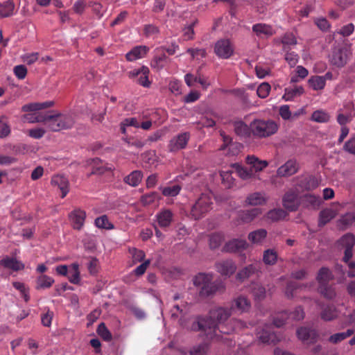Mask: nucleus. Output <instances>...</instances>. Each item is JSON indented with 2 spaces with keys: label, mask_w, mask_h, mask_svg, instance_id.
Returning <instances> with one entry per match:
<instances>
[{
  "label": "nucleus",
  "mask_w": 355,
  "mask_h": 355,
  "mask_svg": "<svg viewBox=\"0 0 355 355\" xmlns=\"http://www.w3.org/2000/svg\"><path fill=\"white\" fill-rule=\"evenodd\" d=\"M181 187L178 185L168 186L161 188L162 194L165 196L174 197L176 196L180 191Z\"/></svg>",
  "instance_id": "nucleus-56"
},
{
  "label": "nucleus",
  "mask_w": 355,
  "mask_h": 355,
  "mask_svg": "<svg viewBox=\"0 0 355 355\" xmlns=\"http://www.w3.org/2000/svg\"><path fill=\"white\" fill-rule=\"evenodd\" d=\"M230 315V309L221 306L210 310L209 316L204 321L206 338L220 341L223 339V335L230 334L236 329L244 327L243 322L240 320H231L226 324L225 321Z\"/></svg>",
  "instance_id": "nucleus-1"
},
{
  "label": "nucleus",
  "mask_w": 355,
  "mask_h": 355,
  "mask_svg": "<svg viewBox=\"0 0 355 355\" xmlns=\"http://www.w3.org/2000/svg\"><path fill=\"white\" fill-rule=\"evenodd\" d=\"M189 309L187 306L178 304L174 305L171 309V318L178 319L179 323L181 326L186 325V320H188L187 313Z\"/></svg>",
  "instance_id": "nucleus-16"
},
{
  "label": "nucleus",
  "mask_w": 355,
  "mask_h": 355,
  "mask_svg": "<svg viewBox=\"0 0 355 355\" xmlns=\"http://www.w3.org/2000/svg\"><path fill=\"white\" fill-rule=\"evenodd\" d=\"M306 287V285H297L294 283H289L288 284L286 291H285V295L287 298H292L295 295L298 289H302V288Z\"/></svg>",
  "instance_id": "nucleus-57"
},
{
  "label": "nucleus",
  "mask_w": 355,
  "mask_h": 355,
  "mask_svg": "<svg viewBox=\"0 0 355 355\" xmlns=\"http://www.w3.org/2000/svg\"><path fill=\"white\" fill-rule=\"evenodd\" d=\"M96 332L105 341H110L112 339V334L103 322L98 324Z\"/></svg>",
  "instance_id": "nucleus-51"
},
{
  "label": "nucleus",
  "mask_w": 355,
  "mask_h": 355,
  "mask_svg": "<svg viewBox=\"0 0 355 355\" xmlns=\"http://www.w3.org/2000/svg\"><path fill=\"white\" fill-rule=\"evenodd\" d=\"M309 86L314 90L322 89L324 86L323 78L320 76H312L309 79Z\"/></svg>",
  "instance_id": "nucleus-46"
},
{
  "label": "nucleus",
  "mask_w": 355,
  "mask_h": 355,
  "mask_svg": "<svg viewBox=\"0 0 355 355\" xmlns=\"http://www.w3.org/2000/svg\"><path fill=\"white\" fill-rule=\"evenodd\" d=\"M208 352L207 345L205 343L193 346L189 351L190 355H207Z\"/></svg>",
  "instance_id": "nucleus-59"
},
{
  "label": "nucleus",
  "mask_w": 355,
  "mask_h": 355,
  "mask_svg": "<svg viewBox=\"0 0 355 355\" xmlns=\"http://www.w3.org/2000/svg\"><path fill=\"white\" fill-rule=\"evenodd\" d=\"M71 268L73 271L68 273V279L71 283L78 284L80 282L79 266L78 263H73Z\"/></svg>",
  "instance_id": "nucleus-50"
},
{
  "label": "nucleus",
  "mask_w": 355,
  "mask_h": 355,
  "mask_svg": "<svg viewBox=\"0 0 355 355\" xmlns=\"http://www.w3.org/2000/svg\"><path fill=\"white\" fill-rule=\"evenodd\" d=\"M318 180L309 175L299 176L296 180V189L297 191L313 190L318 187Z\"/></svg>",
  "instance_id": "nucleus-9"
},
{
  "label": "nucleus",
  "mask_w": 355,
  "mask_h": 355,
  "mask_svg": "<svg viewBox=\"0 0 355 355\" xmlns=\"http://www.w3.org/2000/svg\"><path fill=\"white\" fill-rule=\"evenodd\" d=\"M259 270L257 264L251 263L241 269L236 274V278L243 282L254 275Z\"/></svg>",
  "instance_id": "nucleus-25"
},
{
  "label": "nucleus",
  "mask_w": 355,
  "mask_h": 355,
  "mask_svg": "<svg viewBox=\"0 0 355 355\" xmlns=\"http://www.w3.org/2000/svg\"><path fill=\"white\" fill-rule=\"evenodd\" d=\"M15 3L12 0H8L0 3V17H8L14 14Z\"/></svg>",
  "instance_id": "nucleus-33"
},
{
  "label": "nucleus",
  "mask_w": 355,
  "mask_h": 355,
  "mask_svg": "<svg viewBox=\"0 0 355 355\" xmlns=\"http://www.w3.org/2000/svg\"><path fill=\"white\" fill-rule=\"evenodd\" d=\"M259 340L266 344H276L280 340L279 338L271 330L270 325H265L257 332Z\"/></svg>",
  "instance_id": "nucleus-12"
},
{
  "label": "nucleus",
  "mask_w": 355,
  "mask_h": 355,
  "mask_svg": "<svg viewBox=\"0 0 355 355\" xmlns=\"http://www.w3.org/2000/svg\"><path fill=\"white\" fill-rule=\"evenodd\" d=\"M235 133L241 137H248L250 135V126L248 127L242 121H236L233 123Z\"/></svg>",
  "instance_id": "nucleus-32"
},
{
  "label": "nucleus",
  "mask_w": 355,
  "mask_h": 355,
  "mask_svg": "<svg viewBox=\"0 0 355 355\" xmlns=\"http://www.w3.org/2000/svg\"><path fill=\"white\" fill-rule=\"evenodd\" d=\"M336 216V212L335 210L332 209H326L322 210L320 214V220L319 223L320 225H324L328 222H329L331 219L335 218Z\"/></svg>",
  "instance_id": "nucleus-43"
},
{
  "label": "nucleus",
  "mask_w": 355,
  "mask_h": 355,
  "mask_svg": "<svg viewBox=\"0 0 355 355\" xmlns=\"http://www.w3.org/2000/svg\"><path fill=\"white\" fill-rule=\"evenodd\" d=\"M95 225L98 228L111 230L114 227L113 225L109 221L106 215L101 216L95 220Z\"/></svg>",
  "instance_id": "nucleus-52"
},
{
  "label": "nucleus",
  "mask_w": 355,
  "mask_h": 355,
  "mask_svg": "<svg viewBox=\"0 0 355 355\" xmlns=\"http://www.w3.org/2000/svg\"><path fill=\"white\" fill-rule=\"evenodd\" d=\"M304 317V312L303 309L300 306L295 309V310L291 313L288 315L287 312H282L277 315L274 320L273 324L277 327H281L286 323V320L288 318H291L293 320H300Z\"/></svg>",
  "instance_id": "nucleus-6"
},
{
  "label": "nucleus",
  "mask_w": 355,
  "mask_h": 355,
  "mask_svg": "<svg viewBox=\"0 0 355 355\" xmlns=\"http://www.w3.org/2000/svg\"><path fill=\"white\" fill-rule=\"evenodd\" d=\"M339 245L345 248L343 260L347 262L352 257V248L355 244V237L353 234H347L339 240Z\"/></svg>",
  "instance_id": "nucleus-11"
},
{
  "label": "nucleus",
  "mask_w": 355,
  "mask_h": 355,
  "mask_svg": "<svg viewBox=\"0 0 355 355\" xmlns=\"http://www.w3.org/2000/svg\"><path fill=\"white\" fill-rule=\"evenodd\" d=\"M124 141L130 146H135L137 148H141L145 146V144L147 143V141H153V137H150L148 139L146 140L145 141H142L137 138L125 137L124 139Z\"/></svg>",
  "instance_id": "nucleus-55"
},
{
  "label": "nucleus",
  "mask_w": 355,
  "mask_h": 355,
  "mask_svg": "<svg viewBox=\"0 0 355 355\" xmlns=\"http://www.w3.org/2000/svg\"><path fill=\"white\" fill-rule=\"evenodd\" d=\"M172 218V212L168 209H164L157 216V222L161 227H167L170 225Z\"/></svg>",
  "instance_id": "nucleus-39"
},
{
  "label": "nucleus",
  "mask_w": 355,
  "mask_h": 355,
  "mask_svg": "<svg viewBox=\"0 0 355 355\" xmlns=\"http://www.w3.org/2000/svg\"><path fill=\"white\" fill-rule=\"evenodd\" d=\"M89 6L92 7L94 13L98 17L101 18L103 16L106 11L105 8L101 3L98 2H89Z\"/></svg>",
  "instance_id": "nucleus-60"
},
{
  "label": "nucleus",
  "mask_w": 355,
  "mask_h": 355,
  "mask_svg": "<svg viewBox=\"0 0 355 355\" xmlns=\"http://www.w3.org/2000/svg\"><path fill=\"white\" fill-rule=\"evenodd\" d=\"M329 119V114L323 110H316L313 112L311 120L318 123H324Z\"/></svg>",
  "instance_id": "nucleus-53"
},
{
  "label": "nucleus",
  "mask_w": 355,
  "mask_h": 355,
  "mask_svg": "<svg viewBox=\"0 0 355 355\" xmlns=\"http://www.w3.org/2000/svg\"><path fill=\"white\" fill-rule=\"evenodd\" d=\"M277 261V254L275 250L268 249L264 250L263 254V261L266 265H275Z\"/></svg>",
  "instance_id": "nucleus-42"
},
{
  "label": "nucleus",
  "mask_w": 355,
  "mask_h": 355,
  "mask_svg": "<svg viewBox=\"0 0 355 355\" xmlns=\"http://www.w3.org/2000/svg\"><path fill=\"white\" fill-rule=\"evenodd\" d=\"M69 218L71 221L73 228L80 230L84 225L86 213L80 209H76L69 214Z\"/></svg>",
  "instance_id": "nucleus-13"
},
{
  "label": "nucleus",
  "mask_w": 355,
  "mask_h": 355,
  "mask_svg": "<svg viewBox=\"0 0 355 355\" xmlns=\"http://www.w3.org/2000/svg\"><path fill=\"white\" fill-rule=\"evenodd\" d=\"M51 183L53 187H57L61 191L62 198H64L69 191V180L64 175H56L53 176Z\"/></svg>",
  "instance_id": "nucleus-14"
},
{
  "label": "nucleus",
  "mask_w": 355,
  "mask_h": 355,
  "mask_svg": "<svg viewBox=\"0 0 355 355\" xmlns=\"http://www.w3.org/2000/svg\"><path fill=\"white\" fill-rule=\"evenodd\" d=\"M214 52L220 58L227 59L234 52V49L229 40H220L214 46Z\"/></svg>",
  "instance_id": "nucleus-8"
},
{
  "label": "nucleus",
  "mask_w": 355,
  "mask_h": 355,
  "mask_svg": "<svg viewBox=\"0 0 355 355\" xmlns=\"http://www.w3.org/2000/svg\"><path fill=\"white\" fill-rule=\"evenodd\" d=\"M220 176L222 178L223 183L227 187H231L234 185V179L233 178L232 175L231 171H223L220 173Z\"/></svg>",
  "instance_id": "nucleus-62"
},
{
  "label": "nucleus",
  "mask_w": 355,
  "mask_h": 355,
  "mask_svg": "<svg viewBox=\"0 0 355 355\" xmlns=\"http://www.w3.org/2000/svg\"><path fill=\"white\" fill-rule=\"evenodd\" d=\"M261 214V210L259 208H254L250 210L243 211L240 213L241 219L244 223H249L254 220L257 216Z\"/></svg>",
  "instance_id": "nucleus-41"
},
{
  "label": "nucleus",
  "mask_w": 355,
  "mask_h": 355,
  "mask_svg": "<svg viewBox=\"0 0 355 355\" xmlns=\"http://www.w3.org/2000/svg\"><path fill=\"white\" fill-rule=\"evenodd\" d=\"M0 266L13 271L21 270L24 268V264L15 257L6 256L0 260Z\"/></svg>",
  "instance_id": "nucleus-20"
},
{
  "label": "nucleus",
  "mask_w": 355,
  "mask_h": 355,
  "mask_svg": "<svg viewBox=\"0 0 355 355\" xmlns=\"http://www.w3.org/2000/svg\"><path fill=\"white\" fill-rule=\"evenodd\" d=\"M279 125L272 120L255 119L250 123L252 134L258 138H266L275 135Z\"/></svg>",
  "instance_id": "nucleus-2"
},
{
  "label": "nucleus",
  "mask_w": 355,
  "mask_h": 355,
  "mask_svg": "<svg viewBox=\"0 0 355 355\" xmlns=\"http://www.w3.org/2000/svg\"><path fill=\"white\" fill-rule=\"evenodd\" d=\"M232 167L235 169L237 175L243 180H248L254 177L252 169L247 168L239 164H234Z\"/></svg>",
  "instance_id": "nucleus-37"
},
{
  "label": "nucleus",
  "mask_w": 355,
  "mask_h": 355,
  "mask_svg": "<svg viewBox=\"0 0 355 355\" xmlns=\"http://www.w3.org/2000/svg\"><path fill=\"white\" fill-rule=\"evenodd\" d=\"M205 320H206V318H199L197 320H193L191 325L189 327L187 325V320H186V325L183 326L184 327H186L189 329H191L192 331H198L201 330L204 334L205 335Z\"/></svg>",
  "instance_id": "nucleus-49"
},
{
  "label": "nucleus",
  "mask_w": 355,
  "mask_h": 355,
  "mask_svg": "<svg viewBox=\"0 0 355 355\" xmlns=\"http://www.w3.org/2000/svg\"><path fill=\"white\" fill-rule=\"evenodd\" d=\"M212 201L210 196L202 194L191 208V216L194 219H199L211 209Z\"/></svg>",
  "instance_id": "nucleus-4"
},
{
  "label": "nucleus",
  "mask_w": 355,
  "mask_h": 355,
  "mask_svg": "<svg viewBox=\"0 0 355 355\" xmlns=\"http://www.w3.org/2000/svg\"><path fill=\"white\" fill-rule=\"evenodd\" d=\"M148 51V48L146 46H137L126 53L125 58L128 61L132 62L144 58Z\"/></svg>",
  "instance_id": "nucleus-24"
},
{
  "label": "nucleus",
  "mask_w": 355,
  "mask_h": 355,
  "mask_svg": "<svg viewBox=\"0 0 355 355\" xmlns=\"http://www.w3.org/2000/svg\"><path fill=\"white\" fill-rule=\"evenodd\" d=\"M245 162L250 166V169H252L254 173L261 171L268 165L266 161L261 160L254 155L247 156Z\"/></svg>",
  "instance_id": "nucleus-23"
},
{
  "label": "nucleus",
  "mask_w": 355,
  "mask_h": 355,
  "mask_svg": "<svg viewBox=\"0 0 355 355\" xmlns=\"http://www.w3.org/2000/svg\"><path fill=\"white\" fill-rule=\"evenodd\" d=\"M271 89V87L269 83L264 82L259 85L257 89V94L261 98H266Z\"/></svg>",
  "instance_id": "nucleus-58"
},
{
  "label": "nucleus",
  "mask_w": 355,
  "mask_h": 355,
  "mask_svg": "<svg viewBox=\"0 0 355 355\" xmlns=\"http://www.w3.org/2000/svg\"><path fill=\"white\" fill-rule=\"evenodd\" d=\"M184 80L187 85L189 87H191L193 85L194 83H198L201 85L202 88L207 89L208 86L209 85V83L207 82V80L201 77V76H194L191 73H187L184 76Z\"/></svg>",
  "instance_id": "nucleus-36"
},
{
  "label": "nucleus",
  "mask_w": 355,
  "mask_h": 355,
  "mask_svg": "<svg viewBox=\"0 0 355 355\" xmlns=\"http://www.w3.org/2000/svg\"><path fill=\"white\" fill-rule=\"evenodd\" d=\"M338 315L337 309L333 305L327 306L320 313L321 318L324 321H331Z\"/></svg>",
  "instance_id": "nucleus-40"
},
{
  "label": "nucleus",
  "mask_w": 355,
  "mask_h": 355,
  "mask_svg": "<svg viewBox=\"0 0 355 355\" xmlns=\"http://www.w3.org/2000/svg\"><path fill=\"white\" fill-rule=\"evenodd\" d=\"M304 92V89L302 86H295L293 88H286L282 98L286 101H291L295 97L301 96Z\"/></svg>",
  "instance_id": "nucleus-31"
},
{
  "label": "nucleus",
  "mask_w": 355,
  "mask_h": 355,
  "mask_svg": "<svg viewBox=\"0 0 355 355\" xmlns=\"http://www.w3.org/2000/svg\"><path fill=\"white\" fill-rule=\"evenodd\" d=\"M353 334V329H347L345 332L336 333L329 337V341L331 343L336 344L351 336Z\"/></svg>",
  "instance_id": "nucleus-45"
},
{
  "label": "nucleus",
  "mask_w": 355,
  "mask_h": 355,
  "mask_svg": "<svg viewBox=\"0 0 355 355\" xmlns=\"http://www.w3.org/2000/svg\"><path fill=\"white\" fill-rule=\"evenodd\" d=\"M279 114L284 120H292L295 117H297L299 114L295 113L293 114L290 110V107L288 105H284L279 108Z\"/></svg>",
  "instance_id": "nucleus-48"
},
{
  "label": "nucleus",
  "mask_w": 355,
  "mask_h": 355,
  "mask_svg": "<svg viewBox=\"0 0 355 355\" xmlns=\"http://www.w3.org/2000/svg\"><path fill=\"white\" fill-rule=\"evenodd\" d=\"M142 178L143 175L140 171H134L125 176L123 181L131 187H137L141 182Z\"/></svg>",
  "instance_id": "nucleus-35"
},
{
  "label": "nucleus",
  "mask_w": 355,
  "mask_h": 355,
  "mask_svg": "<svg viewBox=\"0 0 355 355\" xmlns=\"http://www.w3.org/2000/svg\"><path fill=\"white\" fill-rule=\"evenodd\" d=\"M286 213L282 209H275L267 213V218L272 221H277L284 218Z\"/></svg>",
  "instance_id": "nucleus-47"
},
{
  "label": "nucleus",
  "mask_w": 355,
  "mask_h": 355,
  "mask_svg": "<svg viewBox=\"0 0 355 355\" xmlns=\"http://www.w3.org/2000/svg\"><path fill=\"white\" fill-rule=\"evenodd\" d=\"M267 234L265 229H259L250 232L248 238L252 244L261 245L266 238Z\"/></svg>",
  "instance_id": "nucleus-29"
},
{
  "label": "nucleus",
  "mask_w": 355,
  "mask_h": 355,
  "mask_svg": "<svg viewBox=\"0 0 355 355\" xmlns=\"http://www.w3.org/2000/svg\"><path fill=\"white\" fill-rule=\"evenodd\" d=\"M54 283V279L48 275H41L36 279L35 289H46L50 288Z\"/></svg>",
  "instance_id": "nucleus-34"
},
{
  "label": "nucleus",
  "mask_w": 355,
  "mask_h": 355,
  "mask_svg": "<svg viewBox=\"0 0 355 355\" xmlns=\"http://www.w3.org/2000/svg\"><path fill=\"white\" fill-rule=\"evenodd\" d=\"M251 308L250 300L244 296L239 295L232 302L231 309L236 310L241 313L248 312Z\"/></svg>",
  "instance_id": "nucleus-19"
},
{
  "label": "nucleus",
  "mask_w": 355,
  "mask_h": 355,
  "mask_svg": "<svg viewBox=\"0 0 355 355\" xmlns=\"http://www.w3.org/2000/svg\"><path fill=\"white\" fill-rule=\"evenodd\" d=\"M252 31L259 37H268L275 34L273 28L266 24H257L252 26Z\"/></svg>",
  "instance_id": "nucleus-26"
},
{
  "label": "nucleus",
  "mask_w": 355,
  "mask_h": 355,
  "mask_svg": "<svg viewBox=\"0 0 355 355\" xmlns=\"http://www.w3.org/2000/svg\"><path fill=\"white\" fill-rule=\"evenodd\" d=\"M54 105L53 101H45L42 103H31L25 104L21 107V111L24 112H36L52 107Z\"/></svg>",
  "instance_id": "nucleus-28"
},
{
  "label": "nucleus",
  "mask_w": 355,
  "mask_h": 355,
  "mask_svg": "<svg viewBox=\"0 0 355 355\" xmlns=\"http://www.w3.org/2000/svg\"><path fill=\"white\" fill-rule=\"evenodd\" d=\"M251 291L255 300H262L266 297V288L258 283L253 284Z\"/></svg>",
  "instance_id": "nucleus-44"
},
{
  "label": "nucleus",
  "mask_w": 355,
  "mask_h": 355,
  "mask_svg": "<svg viewBox=\"0 0 355 355\" xmlns=\"http://www.w3.org/2000/svg\"><path fill=\"white\" fill-rule=\"evenodd\" d=\"M57 124H58V119H57L56 113L49 114L47 123L46 125L47 127V128L52 132H58L59 128H55L56 127L55 125Z\"/></svg>",
  "instance_id": "nucleus-61"
},
{
  "label": "nucleus",
  "mask_w": 355,
  "mask_h": 355,
  "mask_svg": "<svg viewBox=\"0 0 355 355\" xmlns=\"http://www.w3.org/2000/svg\"><path fill=\"white\" fill-rule=\"evenodd\" d=\"M149 69L146 67L134 69L128 72V77L131 79L137 78V82L141 86L148 87L150 85L148 80Z\"/></svg>",
  "instance_id": "nucleus-7"
},
{
  "label": "nucleus",
  "mask_w": 355,
  "mask_h": 355,
  "mask_svg": "<svg viewBox=\"0 0 355 355\" xmlns=\"http://www.w3.org/2000/svg\"><path fill=\"white\" fill-rule=\"evenodd\" d=\"M352 56V52L347 47L336 48L332 51L329 61L337 67H344Z\"/></svg>",
  "instance_id": "nucleus-5"
},
{
  "label": "nucleus",
  "mask_w": 355,
  "mask_h": 355,
  "mask_svg": "<svg viewBox=\"0 0 355 355\" xmlns=\"http://www.w3.org/2000/svg\"><path fill=\"white\" fill-rule=\"evenodd\" d=\"M303 202L306 206L316 207L320 204V198L319 196L313 194H307L304 196Z\"/></svg>",
  "instance_id": "nucleus-54"
},
{
  "label": "nucleus",
  "mask_w": 355,
  "mask_h": 355,
  "mask_svg": "<svg viewBox=\"0 0 355 355\" xmlns=\"http://www.w3.org/2000/svg\"><path fill=\"white\" fill-rule=\"evenodd\" d=\"M216 269L221 275L230 277L235 272L236 265L232 259H224L216 263Z\"/></svg>",
  "instance_id": "nucleus-10"
},
{
  "label": "nucleus",
  "mask_w": 355,
  "mask_h": 355,
  "mask_svg": "<svg viewBox=\"0 0 355 355\" xmlns=\"http://www.w3.org/2000/svg\"><path fill=\"white\" fill-rule=\"evenodd\" d=\"M212 275L205 273H199L193 278V284L200 288L199 294L201 297H208L217 291L218 287L212 282Z\"/></svg>",
  "instance_id": "nucleus-3"
},
{
  "label": "nucleus",
  "mask_w": 355,
  "mask_h": 355,
  "mask_svg": "<svg viewBox=\"0 0 355 355\" xmlns=\"http://www.w3.org/2000/svg\"><path fill=\"white\" fill-rule=\"evenodd\" d=\"M189 135L187 132L180 134L171 141L170 146L171 150H178L184 148L189 141Z\"/></svg>",
  "instance_id": "nucleus-27"
},
{
  "label": "nucleus",
  "mask_w": 355,
  "mask_h": 355,
  "mask_svg": "<svg viewBox=\"0 0 355 355\" xmlns=\"http://www.w3.org/2000/svg\"><path fill=\"white\" fill-rule=\"evenodd\" d=\"M298 168L297 162L294 159H290L277 169V174L280 177L290 176L297 173Z\"/></svg>",
  "instance_id": "nucleus-15"
},
{
  "label": "nucleus",
  "mask_w": 355,
  "mask_h": 355,
  "mask_svg": "<svg viewBox=\"0 0 355 355\" xmlns=\"http://www.w3.org/2000/svg\"><path fill=\"white\" fill-rule=\"evenodd\" d=\"M56 116L58 124L55 128H59V131L71 129L73 126L75 120L71 114L56 113Z\"/></svg>",
  "instance_id": "nucleus-21"
},
{
  "label": "nucleus",
  "mask_w": 355,
  "mask_h": 355,
  "mask_svg": "<svg viewBox=\"0 0 355 355\" xmlns=\"http://www.w3.org/2000/svg\"><path fill=\"white\" fill-rule=\"evenodd\" d=\"M300 205L298 194L295 191L286 193L283 198L284 207L289 211H295Z\"/></svg>",
  "instance_id": "nucleus-17"
},
{
  "label": "nucleus",
  "mask_w": 355,
  "mask_h": 355,
  "mask_svg": "<svg viewBox=\"0 0 355 355\" xmlns=\"http://www.w3.org/2000/svg\"><path fill=\"white\" fill-rule=\"evenodd\" d=\"M249 247V244L243 239H233L227 242L224 250L228 252H239L245 250Z\"/></svg>",
  "instance_id": "nucleus-22"
},
{
  "label": "nucleus",
  "mask_w": 355,
  "mask_h": 355,
  "mask_svg": "<svg viewBox=\"0 0 355 355\" xmlns=\"http://www.w3.org/2000/svg\"><path fill=\"white\" fill-rule=\"evenodd\" d=\"M129 252L132 255L133 263L143 261L145 257V254L142 250H137L136 248H132L129 250Z\"/></svg>",
  "instance_id": "nucleus-63"
},
{
  "label": "nucleus",
  "mask_w": 355,
  "mask_h": 355,
  "mask_svg": "<svg viewBox=\"0 0 355 355\" xmlns=\"http://www.w3.org/2000/svg\"><path fill=\"white\" fill-rule=\"evenodd\" d=\"M332 279L333 275L329 269L326 267H322L317 275V280L320 286L326 285Z\"/></svg>",
  "instance_id": "nucleus-38"
},
{
  "label": "nucleus",
  "mask_w": 355,
  "mask_h": 355,
  "mask_svg": "<svg viewBox=\"0 0 355 355\" xmlns=\"http://www.w3.org/2000/svg\"><path fill=\"white\" fill-rule=\"evenodd\" d=\"M267 200L268 197L264 192H254L246 197L245 202L250 206H260L265 205Z\"/></svg>",
  "instance_id": "nucleus-18"
},
{
  "label": "nucleus",
  "mask_w": 355,
  "mask_h": 355,
  "mask_svg": "<svg viewBox=\"0 0 355 355\" xmlns=\"http://www.w3.org/2000/svg\"><path fill=\"white\" fill-rule=\"evenodd\" d=\"M297 336L299 339L303 341L312 343L315 340L317 334L315 330L301 327L297 330Z\"/></svg>",
  "instance_id": "nucleus-30"
},
{
  "label": "nucleus",
  "mask_w": 355,
  "mask_h": 355,
  "mask_svg": "<svg viewBox=\"0 0 355 355\" xmlns=\"http://www.w3.org/2000/svg\"><path fill=\"white\" fill-rule=\"evenodd\" d=\"M223 237L220 234H214L209 238V245L212 249L217 248L223 242Z\"/></svg>",
  "instance_id": "nucleus-64"
}]
</instances>
